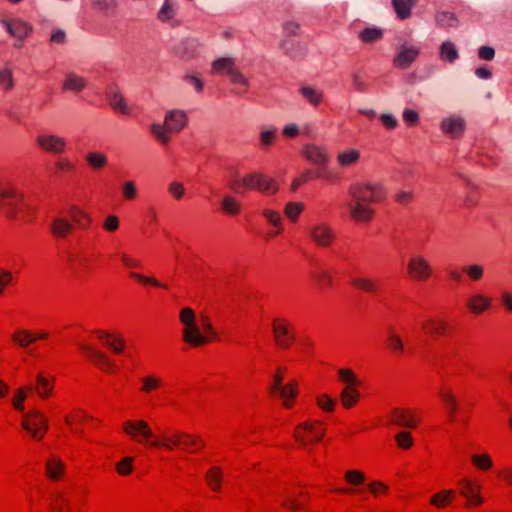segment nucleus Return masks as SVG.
I'll use <instances>...</instances> for the list:
<instances>
[{"label":"nucleus","instance_id":"423d86ee","mask_svg":"<svg viewBox=\"0 0 512 512\" xmlns=\"http://www.w3.org/2000/svg\"><path fill=\"white\" fill-rule=\"evenodd\" d=\"M37 145L46 152L61 154L66 149L64 138L53 134H40L37 136Z\"/></svg>","mask_w":512,"mask_h":512},{"label":"nucleus","instance_id":"4c0bfd02","mask_svg":"<svg viewBox=\"0 0 512 512\" xmlns=\"http://www.w3.org/2000/svg\"><path fill=\"white\" fill-rule=\"evenodd\" d=\"M440 57L442 60L448 61L450 63L456 61L459 55L455 45L449 41L443 42L440 47Z\"/></svg>","mask_w":512,"mask_h":512},{"label":"nucleus","instance_id":"a19ab883","mask_svg":"<svg viewBox=\"0 0 512 512\" xmlns=\"http://www.w3.org/2000/svg\"><path fill=\"white\" fill-rule=\"evenodd\" d=\"M423 327H428V332L433 335H442L447 332L449 325L443 320L430 319L424 323Z\"/></svg>","mask_w":512,"mask_h":512},{"label":"nucleus","instance_id":"f257e3e1","mask_svg":"<svg viewBox=\"0 0 512 512\" xmlns=\"http://www.w3.org/2000/svg\"><path fill=\"white\" fill-rule=\"evenodd\" d=\"M348 194L351 197L347 203L351 217L356 221L367 222L374 214L369 203L383 198V188L377 183H356L349 187Z\"/></svg>","mask_w":512,"mask_h":512},{"label":"nucleus","instance_id":"bf43d9fd","mask_svg":"<svg viewBox=\"0 0 512 512\" xmlns=\"http://www.w3.org/2000/svg\"><path fill=\"white\" fill-rule=\"evenodd\" d=\"M93 4L104 13L111 12L118 6V0H93Z\"/></svg>","mask_w":512,"mask_h":512},{"label":"nucleus","instance_id":"2eb2a0df","mask_svg":"<svg viewBox=\"0 0 512 512\" xmlns=\"http://www.w3.org/2000/svg\"><path fill=\"white\" fill-rule=\"evenodd\" d=\"M125 432L141 442V438H147L152 435V432L148 425L143 421H126L123 424Z\"/></svg>","mask_w":512,"mask_h":512},{"label":"nucleus","instance_id":"9d476101","mask_svg":"<svg viewBox=\"0 0 512 512\" xmlns=\"http://www.w3.org/2000/svg\"><path fill=\"white\" fill-rule=\"evenodd\" d=\"M165 127L171 133H179L188 123L186 112L180 109L168 111L164 117Z\"/></svg>","mask_w":512,"mask_h":512},{"label":"nucleus","instance_id":"c85d7f7f","mask_svg":"<svg viewBox=\"0 0 512 512\" xmlns=\"http://www.w3.org/2000/svg\"><path fill=\"white\" fill-rule=\"evenodd\" d=\"M387 347L396 355L404 353L405 346L399 335H397L392 329H389L386 337Z\"/></svg>","mask_w":512,"mask_h":512},{"label":"nucleus","instance_id":"393cba45","mask_svg":"<svg viewBox=\"0 0 512 512\" xmlns=\"http://www.w3.org/2000/svg\"><path fill=\"white\" fill-rule=\"evenodd\" d=\"M467 306L472 313L480 314L491 306V299L482 294H474L468 299Z\"/></svg>","mask_w":512,"mask_h":512},{"label":"nucleus","instance_id":"20e7f679","mask_svg":"<svg viewBox=\"0 0 512 512\" xmlns=\"http://www.w3.org/2000/svg\"><path fill=\"white\" fill-rule=\"evenodd\" d=\"M245 189L257 190L264 194H274L278 191L276 181L260 172H250L243 176L242 181Z\"/></svg>","mask_w":512,"mask_h":512},{"label":"nucleus","instance_id":"49530a36","mask_svg":"<svg viewBox=\"0 0 512 512\" xmlns=\"http://www.w3.org/2000/svg\"><path fill=\"white\" fill-rule=\"evenodd\" d=\"M209 486L215 490L218 491L220 489V483L222 480L221 475V469L219 467H213L211 468L205 476Z\"/></svg>","mask_w":512,"mask_h":512},{"label":"nucleus","instance_id":"f3484780","mask_svg":"<svg viewBox=\"0 0 512 512\" xmlns=\"http://www.w3.org/2000/svg\"><path fill=\"white\" fill-rule=\"evenodd\" d=\"M106 96L114 110L122 114L129 113L126 100L116 86L109 87Z\"/></svg>","mask_w":512,"mask_h":512},{"label":"nucleus","instance_id":"37998d69","mask_svg":"<svg viewBox=\"0 0 512 512\" xmlns=\"http://www.w3.org/2000/svg\"><path fill=\"white\" fill-rule=\"evenodd\" d=\"M436 23L440 27H457L459 21L455 14L443 11L436 15Z\"/></svg>","mask_w":512,"mask_h":512},{"label":"nucleus","instance_id":"c03bdc74","mask_svg":"<svg viewBox=\"0 0 512 512\" xmlns=\"http://www.w3.org/2000/svg\"><path fill=\"white\" fill-rule=\"evenodd\" d=\"M141 381H142L141 391L146 394H149L152 391L160 388L162 385V380L159 377L154 376V375L145 376L141 379Z\"/></svg>","mask_w":512,"mask_h":512},{"label":"nucleus","instance_id":"ea45409f","mask_svg":"<svg viewBox=\"0 0 512 512\" xmlns=\"http://www.w3.org/2000/svg\"><path fill=\"white\" fill-rule=\"evenodd\" d=\"M12 341L20 347H27L29 344L36 341V337L33 336L27 330H18L11 336Z\"/></svg>","mask_w":512,"mask_h":512},{"label":"nucleus","instance_id":"de8ad7c7","mask_svg":"<svg viewBox=\"0 0 512 512\" xmlns=\"http://www.w3.org/2000/svg\"><path fill=\"white\" fill-rule=\"evenodd\" d=\"M176 14V9L171 0H165L161 9L158 12V19L162 22H166L172 19Z\"/></svg>","mask_w":512,"mask_h":512},{"label":"nucleus","instance_id":"72a5a7b5","mask_svg":"<svg viewBox=\"0 0 512 512\" xmlns=\"http://www.w3.org/2000/svg\"><path fill=\"white\" fill-rule=\"evenodd\" d=\"M64 464L59 459L52 458L46 463V472L50 479L58 480L63 474Z\"/></svg>","mask_w":512,"mask_h":512},{"label":"nucleus","instance_id":"338daca9","mask_svg":"<svg viewBox=\"0 0 512 512\" xmlns=\"http://www.w3.org/2000/svg\"><path fill=\"white\" fill-rule=\"evenodd\" d=\"M345 480L353 485H359L365 480L362 472L357 470H349L345 474Z\"/></svg>","mask_w":512,"mask_h":512},{"label":"nucleus","instance_id":"680f3d73","mask_svg":"<svg viewBox=\"0 0 512 512\" xmlns=\"http://www.w3.org/2000/svg\"><path fill=\"white\" fill-rule=\"evenodd\" d=\"M395 439L397 441V444L399 447L403 449H408L413 444V439L409 432L407 431H401L396 434Z\"/></svg>","mask_w":512,"mask_h":512},{"label":"nucleus","instance_id":"5fc2aeb1","mask_svg":"<svg viewBox=\"0 0 512 512\" xmlns=\"http://www.w3.org/2000/svg\"><path fill=\"white\" fill-rule=\"evenodd\" d=\"M304 205L301 202H289L285 207V214L292 221H295L299 214L303 211Z\"/></svg>","mask_w":512,"mask_h":512},{"label":"nucleus","instance_id":"3c124183","mask_svg":"<svg viewBox=\"0 0 512 512\" xmlns=\"http://www.w3.org/2000/svg\"><path fill=\"white\" fill-rule=\"evenodd\" d=\"M276 133L277 128L274 126L262 128L259 135L261 145L265 147L270 146L276 137Z\"/></svg>","mask_w":512,"mask_h":512},{"label":"nucleus","instance_id":"f03ea898","mask_svg":"<svg viewBox=\"0 0 512 512\" xmlns=\"http://www.w3.org/2000/svg\"><path fill=\"white\" fill-rule=\"evenodd\" d=\"M285 367H278L275 374L272 377V383L268 387V391L272 395H277L285 408H291L293 401L297 397L298 383L296 380H292L286 384L283 383L284 373L286 372Z\"/></svg>","mask_w":512,"mask_h":512},{"label":"nucleus","instance_id":"052dcab7","mask_svg":"<svg viewBox=\"0 0 512 512\" xmlns=\"http://www.w3.org/2000/svg\"><path fill=\"white\" fill-rule=\"evenodd\" d=\"M471 460L479 469L486 470L492 466V460L487 454L472 455Z\"/></svg>","mask_w":512,"mask_h":512},{"label":"nucleus","instance_id":"aec40b11","mask_svg":"<svg viewBox=\"0 0 512 512\" xmlns=\"http://www.w3.org/2000/svg\"><path fill=\"white\" fill-rule=\"evenodd\" d=\"M273 334L277 345L284 349H287L294 339L293 336L289 335L287 326L279 323L278 320L273 322Z\"/></svg>","mask_w":512,"mask_h":512},{"label":"nucleus","instance_id":"4468645a","mask_svg":"<svg viewBox=\"0 0 512 512\" xmlns=\"http://www.w3.org/2000/svg\"><path fill=\"white\" fill-rule=\"evenodd\" d=\"M162 440L167 448H171V445H182L188 447L190 445H196L197 442L186 433L171 431L170 433L164 434Z\"/></svg>","mask_w":512,"mask_h":512},{"label":"nucleus","instance_id":"a878e982","mask_svg":"<svg viewBox=\"0 0 512 512\" xmlns=\"http://www.w3.org/2000/svg\"><path fill=\"white\" fill-rule=\"evenodd\" d=\"M32 390H33L32 384L22 386V387H19L16 389V391L11 399V404L17 412L24 411V408H25L24 401L27 398L28 394L30 392H32Z\"/></svg>","mask_w":512,"mask_h":512},{"label":"nucleus","instance_id":"f704fd0d","mask_svg":"<svg viewBox=\"0 0 512 512\" xmlns=\"http://www.w3.org/2000/svg\"><path fill=\"white\" fill-rule=\"evenodd\" d=\"M235 68L234 60L232 58H218L212 63L213 73H226L227 75Z\"/></svg>","mask_w":512,"mask_h":512},{"label":"nucleus","instance_id":"864d4df0","mask_svg":"<svg viewBox=\"0 0 512 512\" xmlns=\"http://www.w3.org/2000/svg\"><path fill=\"white\" fill-rule=\"evenodd\" d=\"M14 86V77L10 68L0 70V87L4 90H11Z\"/></svg>","mask_w":512,"mask_h":512},{"label":"nucleus","instance_id":"ddd939ff","mask_svg":"<svg viewBox=\"0 0 512 512\" xmlns=\"http://www.w3.org/2000/svg\"><path fill=\"white\" fill-rule=\"evenodd\" d=\"M198 42L194 38L182 39L174 48L176 55L189 61L197 55Z\"/></svg>","mask_w":512,"mask_h":512},{"label":"nucleus","instance_id":"603ef678","mask_svg":"<svg viewBox=\"0 0 512 512\" xmlns=\"http://www.w3.org/2000/svg\"><path fill=\"white\" fill-rule=\"evenodd\" d=\"M223 210L231 215H235L240 211V203L232 196H226L222 200Z\"/></svg>","mask_w":512,"mask_h":512},{"label":"nucleus","instance_id":"4be33fe9","mask_svg":"<svg viewBox=\"0 0 512 512\" xmlns=\"http://www.w3.org/2000/svg\"><path fill=\"white\" fill-rule=\"evenodd\" d=\"M280 48L283 50L284 54L291 59L302 58L306 54L305 46L292 40H282Z\"/></svg>","mask_w":512,"mask_h":512},{"label":"nucleus","instance_id":"a211bd4d","mask_svg":"<svg viewBox=\"0 0 512 512\" xmlns=\"http://www.w3.org/2000/svg\"><path fill=\"white\" fill-rule=\"evenodd\" d=\"M87 86V82L85 78L78 76L74 72H67L65 74V79L62 83V89L64 91H71L75 93H79L84 90Z\"/></svg>","mask_w":512,"mask_h":512},{"label":"nucleus","instance_id":"8fccbe9b","mask_svg":"<svg viewBox=\"0 0 512 512\" xmlns=\"http://www.w3.org/2000/svg\"><path fill=\"white\" fill-rule=\"evenodd\" d=\"M383 35V32L381 29L378 28H365L362 30L359 34L360 39L364 43H373L380 39Z\"/></svg>","mask_w":512,"mask_h":512},{"label":"nucleus","instance_id":"6ab92c4d","mask_svg":"<svg viewBox=\"0 0 512 512\" xmlns=\"http://www.w3.org/2000/svg\"><path fill=\"white\" fill-rule=\"evenodd\" d=\"M419 50L415 47H403L394 59V65L406 69L415 61Z\"/></svg>","mask_w":512,"mask_h":512},{"label":"nucleus","instance_id":"2f4dec72","mask_svg":"<svg viewBox=\"0 0 512 512\" xmlns=\"http://www.w3.org/2000/svg\"><path fill=\"white\" fill-rule=\"evenodd\" d=\"M351 283L356 288L365 292L376 293L378 290L377 282L370 277H357L352 279Z\"/></svg>","mask_w":512,"mask_h":512},{"label":"nucleus","instance_id":"1a4fd4ad","mask_svg":"<svg viewBox=\"0 0 512 512\" xmlns=\"http://www.w3.org/2000/svg\"><path fill=\"white\" fill-rule=\"evenodd\" d=\"M0 24L7 30V32L14 38L22 41L32 31V26L21 19L7 20L2 18Z\"/></svg>","mask_w":512,"mask_h":512},{"label":"nucleus","instance_id":"f8f14e48","mask_svg":"<svg viewBox=\"0 0 512 512\" xmlns=\"http://www.w3.org/2000/svg\"><path fill=\"white\" fill-rule=\"evenodd\" d=\"M465 120L461 116H449L441 121V130L453 138H458L465 131Z\"/></svg>","mask_w":512,"mask_h":512},{"label":"nucleus","instance_id":"5701e85b","mask_svg":"<svg viewBox=\"0 0 512 512\" xmlns=\"http://www.w3.org/2000/svg\"><path fill=\"white\" fill-rule=\"evenodd\" d=\"M360 399V393L357 388L344 387L339 395L342 407L350 410Z\"/></svg>","mask_w":512,"mask_h":512},{"label":"nucleus","instance_id":"13d9d810","mask_svg":"<svg viewBox=\"0 0 512 512\" xmlns=\"http://www.w3.org/2000/svg\"><path fill=\"white\" fill-rule=\"evenodd\" d=\"M463 271L473 280L477 281L483 277L484 269L479 264L465 266Z\"/></svg>","mask_w":512,"mask_h":512},{"label":"nucleus","instance_id":"e433bc0d","mask_svg":"<svg viewBox=\"0 0 512 512\" xmlns=\"http://www.w3.org/2000/svg\"><path fill=\"white\" fill-rule=\"evenodd\" d=\"M462 488L460 493L468 498L473 504L479 505L483 502L481 496L475 492V487L471 484V482L467 480L461 481Z\"/></svg>","mask_w":512,"mask_h":512},{"label":"nucleus","instance_id":"412c9836","mask_svg":"<svg viewBox=\"0 0 512 512\" xmlns=\"http://www.w3.org/2000/svg\"><path fill=\"white\" fill-rule=\"evenodd\" d=\"M304 155L312 163L317 165L325 164L328 161V155L324 148L316 145H306Z\"/></svg>","mask_w":512,"mask_h":512},{"label":"nucleus","instance_id":"bb28decb","mask_svg":"<svg viewBox=\"0 0 512 512\" xmlns=\"http://www.w3.org/2000/svg\"><path fill=\"white\" fill-rule=\"evenodd\" d=\"M73 228V224L68 220L57 217L50 224V230L55 237H65Z\"/></svg>","mask_w":512,"mask_h":512},{"label":"nucleus","instance_id":"c9c22d12","mask_svg":"<svg viewBox=\"0 0 512 512\" xmlns=\"http://www.w3.org/2000/svg\"><path fill=\"white\" fill-rule=\"evenodd\" d=\"M360 159V152L357 149H347L340 152L337 160L342 166H350L358 162Z\"/></svg>","mask_w":512,"mask_h":512},{"label":"nucleus","instance_id":"b1692460","mask_svg":"<svg viewBox=\"0 0 512 512\" xmlns=\"http://www.w3.org/2000/svg\"><path fill=\"white\" fill-rule=\"evenodd\" d=\"M94 333L98 336L99 339L104 341V344L107 345L113 352L121 353L124 348V340L119 336H112L110 333L104 332L102 330H95Z\"/></svg>","mask_w":512,"mask_h":512},{"label":"nucleus","instance_id":"cd10ccee","mask_svg":"<svg viewBox=\"0 0 512 512\" xmlns=\"http://www.w3.org/2000/svg\"><path fill=\"white\" fill-rule=\"evenodd\" d=\"M53 390V386L49 379H47L42 373H38L36 376V385L33 386V390L41 398H48Z\"/></svg>","mask_w":512,"mask_h":512},{"label":"nucleus","instance_id":"4d7b16f0","mask_svg":"<svg viewBox=\"0 0 512 512\" xmlns=\"http://www.w3.org/2000/svg\"><path fill=\"white\" fill-rule=\"evenodd\" d=\"M313 177H320V173L317 171H313L311 169H307L303 172L300 178L294 179L291 188L293 191H296L297 188L302 184L308 181L309 179Z\"/></svg>","mask_w":512,"mask_h":512},{"label":"nucleus","instance_id":"0e129e2a","mask_svg":"<svg viewBox=\"0 0 512 512\" xmlns=\"http://www.w3.org/2000/svg\"><path fill=\"white\" fill-rule=\"evenodd\" d=\"M17 201L15 199H11V201L0 202L1 209L5 212L6 216L10 219H16V206Z\"/></svg>","mask_w":512,"mask_h":512},{"label":"nucleus","instance_id":"7ed1b4c3","mask_svg":"<svg viewBox=\"0 0 512 512\" xmlns=\"http://www.w3.org/2000/svg\"><path fill=\"white\" fill-rule=\"evenodd\" d=\"M180 321L184 328L182 330L183 341L192 347H199L209 342L208 336L200 332V326L196 323L194 311L187 307L180 311Z\"/></svg>","mask_w":512,"mask_h":512},{"label":"nucleus","instance_id":"9b49d317","mask_svg":"<svg viewBox=\"0 0 512 512\" xmlns=\"http://www.w3.org/2000/svg\"><path fill=\"white\" fill-rule=\"evenodd\" d=\"M81 351L85 354L89 361L95 364L97 367L103 370H109L113 368V364L105 353L97 350L96 348L81 344Z\"/></svg>","mask_w":512,"mask_h":512},{"label":"nucleus","instance_id":"6e6d98bb","mask_svg":"<svg viewBox=\"0 0 512 512\" xmlns=\"http://www.w3.org/2000/svg\"><path fill=\"white\" fill-rule=\"evenodd\" d=\"M200 329H203V333L205 336H208V338H216L217 333L215 329L212 326V323L209 319V317L205 314L200 315Z\"/></svg>","mask_w":512,"mask_h":512},{"label":"nucleus","instance_id":"7c9ffc66","mask_svg":"<svg viewBox=\"0 0 512 512\" xmlns=\"http://www.w3.org/2000/svg\"><path fill=\"white\" fill-rule=\"evenodd\" d=\"M416 0H392V5L397 16L404 20L411 14V8L415 5Z\"/></svg>","mask_w":512,"mask_h":512},{"label":"nucleus","instance_id":"79ce46f5","mask_svg":"<svg viewBox=\"0 0 512 512\" xmlns=\"http://www.w3.org/2000/svg\"><path fill=\"white\" fill-rule=\"evenodd\" d=\"M454 492L452 490H443L431 497L430 503L438 508H442L448 505L453 499Z\"/></svg>","mask_w":512,"mask_h":512},{"label":"nucleus","instance_id":"09e8293b","mask_svg":"<svg viewBox=\"0 0 512 512\" xmlns=\"http://www.w3.org/2000/svg\"><path fill=\"white\" fill-rule=\"evenodd\" d=\"M86 161L94 169H100L107 163L106 155L98 152H90L86 155Z\"/></svg>","mask_w":512,"mask_h":512},{"label":"nucleus","instance_id":"c756f323","mask_svg":"<svg viewBox=\"0 0 512 512\" xmlns=\"http://www.w3.org/2000/svg\"><path fill=\"white\" fill-rule=\"evenodd\" d=\"M299 92L313 106H318L322 102V91L312 86H302Z\"/></svg>","mask_w":512,"mask_h":512},{"label":"nucleus","instance_id":"473e14b6","mask_svg":"<svg viewBox=\"0 0 512 512\" xmlns=\"http://www.w3.org/2000/svg\"><path fill=\"white\" fill-rule=\"evenodd\" d=\"M152 135L163 145L170 141L171 132L165 127V123H153L150 125Z\"/></svg>","mask_w":512,"mask_h":512},{"label":"nucleus","instance_id":"774afa93","mask_svg":"<svg viewBox=\"0 0 512 512\" xmlns=\"http://www.w3.org/2000/svg\"><path fill=\"white\" fill-rule=\"evenodd\" d=\"M168 191L176 200H180L185 194L184 186L176 181L169 184Z\"/></svg>","mask_w":512,"mask_h":512},{"label":"nucleus","instance_id":"0eeeda50","mask_svg":"<svg viewBox=\"0 0 512 512\" xmlns=\"http://www.w3.org/2000/svg\"><path fill=\"white\" fill-rule=\"evenodd\" d=\"M308 234L321 247L329 246L335 238L332 228L325 223L312 225L308 230Z\"/></svg>","mask_w":512,"mask_h":512},{"label":"nucleus","instance_id":"39448f33","mask_svg":"<svg viewBox=\"0 0 512 512\" xmlns=\"http://www.w3.org/2000/svg\"><path fill=\"white\" fill-rule=\"evenodd\" d=\"M324 434L323 426L315 420H307L300 424L296 429V437L303 442L318 441Z\"/></svg>","mask_w":512,"mask_h":512},{"label":"nucleus","instance_id":"e2e57ef3","mask_svg":"<svg viewBox=\"0 0 512 512\" xmlns=\"http://www.w3.org/2000/svg\"><path fill=\"white\" fill-rule=\"evenodd\" d=\"M183 80L186 82V83H189L191 85H193L195 91L197 93H201L202 90H203V87H204V84H203V81L201 80V78L199 77L198 74H185L183 76Z\"/></svg>","mask_w":512,"mask_h":512},{"label":"nucleus","instance_id":"58836bf2","mask_svg":"<svg viewBox=\"0 0 512 512\" xmlns=\"http://www.w3.org/2000/svg\"><path fill=\"white\" fill-rule=\"evenodd\" d=\"M340 380L345 384V387L357 388L360 385V380L356 377L354 372L348 368H340L338 370Z\"/></svg>","mask_w":512,"mask_h":512},{"label":"nucleus","instance_id":"a18cd8bd","mask_svg":"<svg viewBox=\"0 0 512 512\" xmlns=\"http://www.w3.org/2000/svg\"><path fill=\"white\" fill-rule=\"evenodd\" d=\"M316 404L324 413H331L335 411L336 401L327 394L317 396Z\"/></svg>","mask_w":512,"mask_h":512},{"label":"nucleus","instance_id":"69168bd1","mask_svg":"<svg viewBox=\"0 0 512 512\" xmlns=\"http://www.w3.org/2000/svg\"><path fill=\"white\" fill-rule=\"evenodd\" d=\"M441 398L442 400L444 401V403L446 404L447 408L451 411V412H457L459 411L457 409V405H456V399L455 397L453 396V394L448 391V390H442L441 391Z\"/></svg>","mask_w":512,"mask_h":512},{"label":"nucleus","instance_id":"dca6fc26","mask_svg":"<svg viewBox=\"0 0 512 512\" xmlns=\"http://www.w3.org/2000/svg\"><path fill=\"white\" fill-rule=\"evenodd\" d=\"M22 428L27 431L29 434H31L34 438H41L43 437L46 429L47 424L45 421H43L40 418H23L21 421Z\"/></svg>","mask_w":512,"mask_h":512},{"label":"nucleus","instance_id":"6e6552de","mask_svg":"<svg viewBox=\"0 0 512 512\" xmlns=\"http://www.w3.org/2000/svg\"><path fill=\"white\" fill-rule=\"evenodd\" d=\"M431 271L429 262L422 256H413L408 262V273L414 280H426Z\"/></svg>","mask_w":512,"mask_h":512}]
</instances>
